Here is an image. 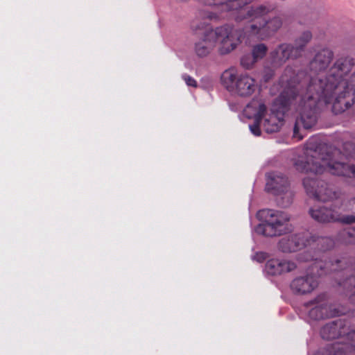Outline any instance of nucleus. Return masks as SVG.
<instances>
[{"label": "nucleus", "instance_id": "24", "mask_svg": "<svg viewBox=\"0 0 355 355\" xmlns=\"http://www.w3.org/2000/svg\"><path fill=\"white\" fill-rule=\"evenodd\" d=\"M182 78L184 79V80L185 81L186 84L188 86H191V87H197L196 81L194 80V78H193L190 76L184 74L182 76Z\"/></svg>", "mask_w": 355, "mask_h": 355}, {"label": "nucleus", "instance_id": "1", "mask_svg": "<svg viewBox=\"0 0 355 355\" xmlns=\"http://www.w3.org/2000/svg\"><path fill=\"white\" fill-rule=\"evenodd\" d=\"M354 60L350 58L338 60L331 67L327 74L318 73L316 75L306 77L309 80L304 89L298 88L300 78L304 76L301 72L293 74L289 78V85H294L295 96L292 104L295 103L297 113L293 130V137L299 140L303 136L299 133L300 129H310L317 122L316 108L332 103V110L336 114H340L355 105V85L349 82L346 77L349 75Z\"/></svg>", "mask_w": 355, "mask_h": 355}, {"label": "nucleus", "instance_id": "28", "mask_svg": "<svg viewBox=\"0 0 355 355\" xmlns=\"http://www.w3.org/2000/svg\"><path fill=\"white\" fill-rule=\"evenodd\" d=\"M350 336H351L352 338L355 339V331H354V332H353V333H352V334H350Z\"/></svg>", "mask_w": 355, "mask_h": 355}, {"label": "nucleus", "instance_id": "12", "mask_svg": "<svg viewBox=\"0 0 355 355\" xmlns=\"http://www.w3.org/2000/svg\"><path fill=\"white\" fill-rule=\"evenodd\" d=\"M297 268L295 261L284 259H269L265 266L266 273L270 275H279L289 272Z\"/></svg>", "mask_w": 355, "mask_h": 355}, {"label": "nucleus", "instance_id": "5", "mask_svg": "<svg viewBox=\"0 0 355 355\" xmlns=\"http://www.w3.org/2000/svg\"><path fill=\"white\" fill-rule=\"evenodd\" d=\"M300 261H309L315 260L306 275H302L295 278L291 284L292 291L297 294H306L312 292L318 285V277L327 273L329 271H336L337 270L336 263L331 261H318V257L311 254L309 250L304 252L299 255Z\"/></svg>", "mask_w": 355, "mask_h": 355}, {"label": "nucleus", "instance_id": "3", "mask_svg": "<svg viewBox=\"0 0 355 355\" xmlns=\"http://www.w3.org/2000/svg\"><path fill=\"white\" fill-rule=\"evenodd\" d=\"M293 74V69L286 67L278 83L271 87V94H279V96L274 101L270 112L266 111L263 103L255 100L252 101L244 109L243 114L248 119H254V123L249 125L254 135H261L260 125L268 133L279 131L283 125L284 114L295 96L293 90L295 85L288 86L289 78H291Z\"/></svg>", "mask_w": 355, "mask_h": 355}, {"label": "nucleus", "instance_id": "10", "mask_svg": "<svg viewBox=\"0 0 355 355\" xmlns=\"http://www.w3.org/2000/svg\"><path fill=\"white\" fill-rule=\"evenodd\" d=\"M303 185L308 195L318 200L326 202L338 198V193L322 180L309 176L304 179Z\"/></svg>", "mask_w": 355, "mask_h": 355}, {"label": "nucleus", "instance_id": "23", "mask_svg": "<svg viewBox=\"0 0 355 355\" xmlns=\"http://www.w3.org/2000/svg\"><path fill=\"white\" fill-rule=\"evenodd\" d=\"M352 58L354 62H353V64H352V69L349 73V75L347 76V77H346V79H347V81L349 82V85H351V76L353 73H355V70H354V67H355V58H352V56H349V55H347V56H343V57H340L339 58H338L336 62H334V64L340 59L341 58ZM351 87V85H349V88Z\"/></svg>", "mask_w": 355, "mask_h": 355}, {"label": "nucleus", "instance_id": "7", "mask_svg": "<svg viewBox=\"0 0 355 355\" xmlns=\"http://www.w3.org/2000/svg\"><path fill=\"white\" fill-rule=\"evenodd\" d=\"M220 80L228 91L243 97L252 96L259 88L255 78L246 73L239 74L233 68L223 71Z\"/></svg>", "mask_w": 355, "mask_h": 355}, {"label": "nucleus", "instance_id": "6", "mask_svg": "<svg viewBox=\"0 0 355 355\" xmlns=\"http://www.w3.org/2000/svg\"><path fill=\"white\" fill-rule=\"evenodd\" d=\"M257 217L262 223L257 225L255 232L266 236H276L291 230L289 224L290 216L284 211L262 209L257 213Z\"/></svg>", "mask_w": 355, "mask_h": 355}, {"label": "nucleus", "instance_id": "14", "mask_svg": "<svg viewBox=\"0 0 355 355\" xmlns=\"http://www.w3.org/2000/svg\"><path fill=\"white\" fill-rule=\"evenodd\" d=\"M294 55L293 46L288 44H282L271 52L272 64L274 67H279L289 58H295Z\"/></svg>", "mask_w": 355, "mask_h": 355}, {"label": "nucleus", "instance_id": "9", "mask_svg": "<svg viewBox=\"0 0 355 355\" xmlns=\"http://www.w3.org/2000/svg\"><path fill=\"white\" fill-rule=\"evenodd\" d=\"M266 189L275 196H281V201L279 202L281 206L287 207L292 202L293 193L289 189L287 178L281 173H268Z\"/></svg>", "mask_w": 355, "mask_h": 355}, {"label": "nucleus", "instance_id": "8", "mask_svg": "<svg viewBox=\"0 0 355 355\" xmlns=\"http://www.w3.org/2000/svg\"><path fill=\"white\" fill-rule=\"evenodd\" d=\"M306 245H313V248L324 251L333 247L334 241L330 238H315L311 236L309 232H303L282 238L279 241L278 248L283 252H291L300 250Z\"/></svg>", "mask_w": 355, "mask_h": 355}, {"label": "nucleus", "instance_id": "26", "mask_svg": "<svg viewBox=\"0 0 355 355\" xmlns=\"http://www.w3.org/2000/svg\"><path fill=\"white\" fill-rule=\"evenodd\" d=\"M321 15H323V13H321L320 11H313L310 13V19L311 20H320L322 19V17H320Z\"/></svg>", "mask_w": 355, "mask_h": 355}, {"label": "nucleus", "instance_id": "2", "mask_svg": "<svg viewBox=\"0 0 355 355\" xmlns=\"http://www.w3.org/2000/svg\"><path fill=\"white\" fill-rule=\"evenodd\" d=\"M245 28L246 31L241 33L230 24L215 29L210 24H198L195 32L200 40L195 43L194 52L197 56L203 58L217 46L220 54H227L235 49L245 37L262 40L272 35L277 30L273 24H252Z\"/></svg>", "mask_w": 355, "mask_h": 355}, {"label": "nucleus", "instance_id": "15", "mask_svg": "<svg viewBox=\"0 0 355 355\" xmlns=\"http://www.w3.org/2000/svg\"><path fill=\"white\" fill-rule=\"evenodd\" d=\"M334 58V52L327 48L322 49L317 53L311 61L310 67L315 72L322 71L327 69Z\"/></svg>", "mask_w": 355, "mask_h": 355}, {"label": "nucleus", "instance_id": "27", "mask_svg": "<svg viewBox=\"0 0 355 355\" xmlns=\"http://www.w3.org/2000/svg\"><path fill=\"white\" fill-rule=\"evenodd\" d=\"M266 259V255L264 252H257L254 256V259L257 260L258 262H262Z\"/></svg>", "mask_w": 355, "mask_h": 355}, {"label": "nucleus", "instance_id": "4", "mask_svg": "<svg viewBox=\"0 0 355 355\" xmlns=\"http://www.w3.org/2000/svg\"><path fill=\"white\" fill-rule=\"evenodd\" d=\"M315 138L309 139L303 155L294 162L297 171L315 175L325 172L334 175L355 178V166L338 160L339 153L324 155L318 149Z\"/></svg>", "mask_w": 355, "mask_h": 355}, {"label": "nucleus", "instance_id": "21", "mask_svg": "<svg viewBox=\"0 0 355 355\" xmlns=\"http://www.w3.org/2000/svg\"><path fill=\"white\" fill-rule=\"evenodd\" d=\"M347 242L355 243V228H349L343 232Z\"/></svg>", "mask_w": 355, "mask_h": 355}, {"label": "nucleus", "instance_id": "20", "mask_svg": "<svg viewBox=\"0 0 355 355\" xmlns=\"http://www.w3.org/2000/svg\"><path fill=\"white\" fill-rule=\"evenodd\" d=\"M272 69L268 67H265L262 72V80L263 82L269 81L275 74V67L272 65Z\"/></svg>", "mask_w": 355, "mask_h": 355}, {"label": "nucleus", "instance_id": "13", "mask_svg": "<svg viewBox=\"0 0 355 355\" xmlns=\"http://www.w3.org/2000/svg\"><path fill=\"white\" fill-rule=\"evenodd\" d=\"M306 307L308 309L309 318L313 320H319L331 315L327 311V305L324 301L323 295L318 296L314 301L309 302L306 304Z\"/></svg>", "mask_w": 355, "mask_h": 355}, {"label": "nucleus", "instance_id": "19", "mask_svg": "<svg viewBox=\"0 0 355 355\" xmlns=\"http://www.w3.org/2000/svg\"><path fill=\"white\" fill-rule=\"evenodd\" d=\"M258 61L252 54L244 55L241 59V64L245 69H251Z\"/></svg>", "mask_w": 355, "mask_h": 355}, {"label": "nucleus", "instance_id": "11", "mask_svg": "<svg viewBox=\"0 0 355 355\" xmlns=\"http://www.w3.org/2000/svg\"><path fill=\"white\" fill-rule=\"evenodd\" d=\"M309 213L311 217L319 223L339 221L349 224L355 222V216H343L339 211L324 206L313 207L310 209Z\"/></svg>", "mask_w": 355, "mask_h": 355}, {"label": "nucleus", "instance_id": "18", "mask_svg": "<svg viewBox=\"0 0 355 355\" xmlns=\"http://www.w3.org/2000/svg\"><path fill=\"white\" fill-rule=\"evenodd\" d=\"M268 51V47L264 44H258L252 49V54L259 61L263 59Z\"/></svg>", "mask_w": 355, "mask_h": 355}, {"label": "nucleus", "instance_id": "25", "mask_svg": "<svg viewBox=\"0 0 355 355\" xmlns=\"http://www.w3.org/2000/svg\"><path fill=\"white\" fill-rule=\"evenodd\" d=\"M343 211L354 210L355 209V198L349 201L347 204L343 205L342 208Z\"/></svg>", "mask_w": 355, "mask_h": 355}, {"label": "nucleus", "instance_id": "16", "mask_svg": "<svg viewBox=\"0 0 355 355\" xmlns=\"http://www.w3.org/2000/svg\"><path fill=\"white\" fill-rule=\"evenodd\" d=\"M340 326L341 323L338 322L327 324L320 331L321 336L327 340L334 339L338 337L340 335V332L338 331Z\"/></svg>", "mask_w": 355, "mask_h": 355}, {"label": "nucleus", "instance_id": "22", "mask_svg": "<svg viewBox=\"0 0 355 355\" xmlns=\"http://www.w3.org/2000/svg\"><path fill=\"white\" fill-rule=\"evenodd\" d=\"M342 284L349 290L350 292L355 293V275L345 280Z\"/></svg>", "mask_w": 355, "mask_h": 355}, {"label": "nucleus", "instance_id": "17", "mask_svg": "<svg viewBox=\"0 0 355 355\" xmlns=\"http://www.w3.org/2000/svg\"><path fill=\"white\" fill-rule=\"evenodd\" d=\"M311 33L309 31H306L295 40V46H293L295 57L300 55L301 51L303 50L306 44L311 40Z\"/></svg>", "mask_w": 355, "mask_h": 355}]
</instances>
